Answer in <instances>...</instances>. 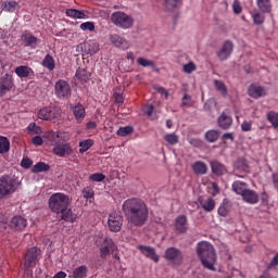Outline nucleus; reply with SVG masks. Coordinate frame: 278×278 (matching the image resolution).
<instances>
[{
    "label": "nucleus",
    "instance_id": "56",
    "mask_svg": "<svg viewBox=\"0 0 278 278\" xmlns=\"http://www.w3.org/2000/svg\"><path fill=\"white\" fill-rule=\"evenodd\" d=\"M153 110H155V108L153 106V104H146V105L143 106V113L147 114V116H152Z\"/></svg>",
    "mask_w": 278,
    "mask_h": 278
},
{
    "label": "nucleus",
    "instance_id": "3",
    "mask_svg": "<svg viewBox=\"0 0 278 278\" xmlns=\"http://www.w3.org/2000/svg\"><path fill=\"white\" fill-rule=\"evenodd\" d=\"M48 204L54 214L64 213L71 206V197L62 192H56L49 198Z\"/></svg>",
    "mask_w": 278,
    "mask_h": 278
},
{
    "label": "nucleus",
    "instance_id": "54",
    "mask_svg": "<svg viewBox=\"0 0 278 278\" xmlns=\"http://www.w3.org/2000/svg\"><path fill=\"white\" fill-rule=\"evenodd\" d=\"M33 164H34V161H31V159L29 157H24V160H22L21 162L22 168H31Z\"/></svg>",
    "mask_w": 278,
    "mask_h": 278
},
{
    "label": "nucleus",
    "instance_id": "19",
    "mask_svg": "<svg viewBox=\"0 0 278 278\" xmlns=\"http://www.w3.org/2000/svg\"><path fill=\"white\" fill-rule=\"evenodd\" d=\"M211 170L215 177H223V175H227V167L218 162V161H211Z\"/></svg>",
    "mask_w": 278,
    "mask_h": 278
},
{
    "label": "nucleus",
    "instance_id": "13",
    "mask_svg": "<svg viewBox=\"0 0 278 278\" xmlns=\"http://www.w3.org/2000/svg\"><path fill=\"white\" fill-rule=\"evenodd\" d=\"M14 88V79L9 74L0 77V97H3Z\"/></svg>",
    "mask_w": 278,
    "mask_h": 278
},
{
    "label": "nucleus",
    "instance_id": "22",
    "mask_svg": "<svg viewBox=\"0 0 278 278\" xmlns=\"http://www.w3.org/2000/svg\"><path fill=\"white\" fill-rule=\"evenodd\" d=\"M139 251L142 253V255H146V257H149L152 260V262H160V256L157 253H155V249L151 248L149 245H139Z\"/></svg>",
    "mask_w": 278,
    "mask_h": 278
},
{
    "label": "nucleus",
    "instance_id": "14",
    "mask_svg": "<svg viewBox=\"0 0 278 278\" xmlns=\"http://www.w3.org/2000/svg\"><path fill=\"white\" fill-rule=\"evenodd\" d=\"M116 251V244H114V241L110 238H106L100 248V257L101 260H105L108 255L114 253Z\"/></svg>",
    "mask_w": 278,
    "mask_h": 278
},
{
    "label": "nucleus",
    "instance_id": "6",
    "mask_svg": "<svg viewBox=\"0 0 278 278\" xmlns=\"http://www.w3.org/2000/svg\"><path fill=\"white\" fill-rule=\"evenodd\" d=\"M111 23L119 29H131L134 27V17L131 15L117 11L111 14Z\"/></svg>",
    "mask_w": 278,
    "mask_h": 278
},
{
    "label": "nucleus",
    "instance_id": "28",
    "mask_svg": "<svg viewBox=\"0 0 278 278\" xmlns=\"http://www.w3.org/2000/svg\"><path fill=\"white\" fill-rule=\"evenodd\" d=\"M252 21L254 25H264L266 21V13L260 11V10H254L253 12L250 13Z\"/></svg>",
    "mask_w": 278,
    "mask_h": 278
},
{
    "label": "nucleus",
    "instance_id": "39",
    "mask_svg": "<svg viewBox=\"0 0 278 278\" xmlns=\"http://www.w3.org/2000/svg\"><path fill=\"white\" fill-rule=\"evenodd\" d=\"M94 144V141L92 139H86L83 141H79V153H86L92 146Z\"/></svg>",
    "mask_w": 278,
    "mask_h": 278
},
{
    "label": "nucleus",
    "instance_id": "8",
    "mask_svg": "<svg viewBox=\"0 0 278 278\" xmlns=\"http://www.w3.org/2000/svg\"><path fill=\"white\" fill-rule=\"evenodd\" d=\"M61 114L60 106H45L38 111L37 116L41 121H53V118H60Z\"/></svg>",
    "mask_w": 278,
    "mask_h": 278
},
{
    "label": "nucleus",
    "instance_id": "2",
    "mask_svg": "<svg viewBox=\"0 0 278 278\" xmlns=\"http://www.w3.org/2000/svg\"><path fill=\"white\" fill-rule=\"evenodd\" d=\"M197 253L204 268L216 270V267H214L216 264V250H214V245L207 241H201L198 243Z\"/></svg>",
    "mask_w": 278,
    "mask_h": 278
},
{
    "label": "nucleus",
    "instance_id": "50",
    "mask_svg": "<svg viewBox=\"0 0 278 278\" xmlns=\"http://www.w3.org/2000/svg\"><path fill=\"white\" fill-rule=\"evenodd\" d=\"M84 199H94V190L90 187L83 189Z\"/></svg>",
    "mask_w": 278,
    "mask_h": 278
},
{
    "label": "nucleus",
    "instance_id": "52",
    "mask_svg": "<svg viewBox=\"0 0 278 278\" xmlns=\"http://www.w3.org/2000/svg\"><path fill=\"white\" fill-rule=\"evenodd\" d=\"M27 130L31 131L33 134H42V128L36 125V123H30L27 126Z\"/></svg>",
    "mask_w": 278,
    "mask_h": 278
},
{
    "label": "nucleus",
    "instance_id": "31",
    "mask_svg": "<svg viewBox=\"0 0 278 278\" xmlns=\"http://www.w3.org/2000/svg\"><path fill=\"white\" fill-rule=\"evenodd\" d=\"M200 205H202L204 212H214L216 208V201L212 198H207L204 201H200Z\"/></svg>",
    "mask_w": 278,
    "mask_h": 278
},
{
    "label": "nucleus",
    "instance_id": "5",
    "mask_svg": "<svg viewBox=\"0 0 278 278\" xmlns=\"http://www.w3.org/2000/svg\"><path fill=\"white\" fill-rule=\"evenodd\" d=\"M18 182L10 175H2L0 177V200L5 199L16 192Z\"/></svg>",
    "mask_w": 278,
    "mask_h": 278
},
{
    "label": "nucleus",
    "instance_id": "62",
    "mask_svg": "<svg viewBox=\"0 0 278 278\" xmlns=\"http://www.w3.org/2000/svg\"><path fill=\"white\" fill-rule=\"evenodd\" d=\"M223 140H231V142H233V140H236V138L233 137V132H226L223 135Z\"/></svg>",
    "mask_w": 278,
    "mask_h": 278
},
{
    "label": "nucleus",
    "instance_id": "40",
    "mask_svg": "<svg viewBox=\"0 0 278 278\" xmlns=\"http://www.w3.org/2000/svg\"><path fill=\"white\" fill-rule=\"evenodd\" d=\"M214 85L216 90L220 92L222 97L226 98L228 94L227 85H225V83H223L222 80H215Z\"/></svg>",
    "mask_w": 278,
    "mask_h": 278
},
{
    "label": "nucleus",
    "instance_id": "41",
    "mask_svg": "<svg viewBox=\"0 0 278 278\" xmlns=\"http://www.w3.org/2000/svg\"><path fill=\"white\" fill-rule=\"evenodd\" d=\"M267 121L271 123L274 129H278V113L270 111L267 113Z\"/></svg>",
    "mask_w": 278,
    "mask_h": 278
},
{
    "label": "nucleus",
    "instance_id": "29",
    "mask_svg": "<svg viewBox=\"0 0 278 278\" xmlns=\"http://www.w3.org/2000/svg\"><path fill=\"white\" fill-rule=\"evenodd\" d=\"M2 10L3 12L14 13L21 10V5L16 1H4L2 3Z\"/></svg>",
    "mask_w": 278,
    "mask_h": 278
},
{
    "label": "nucleus",
    "instance_id": "25",
    "mask_svg": "<svg viewBox=\"0 0 278 278\" xmlns=\"http://www.w3.org/2000/svg\"><path fill=\"white\" fill-rule=\"evenodd\" d=\"M194 175H207V164L203 161H197L191 165Z\"/></svg>",
    "mask_w": 278,
    "mask_h": 278
},
{
    "label": "nucleus",
    "instance_id": "7",
    "mask_svg": "<svg viewBox=\"0 0 278 278\" xmlns=\"http://www.w3.org/2000/svg\"><path fill=\"white\" fill-rule=\"evenodd\" d=\"M54 94L61 101H66L71 99V94H73V89L71 88V84L64 79H60L54 85Z\"/></svg>",
    "mask_w": 278,
    "mask_h": 278
},
{
    "label": "nucleus",
    "instance_id": "11",
    "mask_svg": "<svg viewBox=\"0 0 278 278\" xmlns=\"http://www.w3.org/2000/svg\"><path fill=\"white\" fill-rule=\"evenodd\" d=\"M109 40L113 47L116 49H123V51H127L129 47H131V43L129 40H127L125 37L118 35V34H112L109 36Z\"/></svg>",
    "mask_w": 278,
    "mask_h": 278
},
{
    "label": "nucleus",
    "instance_id": "60",
    "mask_svg": "<svg viewBox=\"0 0 278 278\" xmlns=\"http://www.w3.org/2000/svg\"><path fill=\"white\" fill-rule=\"evenodd\" d=\"M31 142H33V144H35L36 147H41V144H42V137H40V136H36V137H34L33 139H31Z\"/></svg>",
    "mask_w": 278,
    "mask_h": 278
},
{
    "label": "nucleus",
    "instance_id": "63",
    "mask_svg": "<svg viewBox=\"0 0 278 278\" xmlns=\"http://www.w3.org/2000/svg\"><path fill=\"white\" fill-rule=\"evenodd\" d=\"M212 188L216 192V194H218V192H220V188L218 187V184L212 182Z\"/></svg>",
    "mask_w": 278,
    "mask_h": 278
},
{
    "label": "nucleus",
    "instance_id": "9",
    "mask_svg": "<svg viewBox=\"0 0 278 278\" xmlns=\"http://www.w3.org/2000/svg\"><path fill=\"white\" fill-rule=\"evenodd\" d=\"M40 249L34 247L28 249L25 254V264L24 268L27 270L29 268H34L36 266V262H38V255H40Z\"/></svg>",
    "mask_w": 278,
    "mask_h": 278
},
{
    "label": "nucleus",
    "instance_id": "35",
    "mask_svg": "<svg viewBox=\"0 0 278 278\" xmlns=\"http://www.w3.org/2000/svg\"><path fill=\"white\" fill-rule=\"evenodd\" d=\"M42 66L48 71H53L55 68V59L51 54H47L42 60Z\"/></svg>",
    "mask_w": 278,
    "mask_h": 278
},
{
    "label": "nucleus",
    "instance_id": "18",
    "mask_svg": "<svg viewBox=\"0 0 278 278\" xmlns=\"http://www.w3.org/2000/svg\"><path fill=\"white\" fill-rule=\"evenodd\" d=\"M11 229H14L15 231H23L25 227H27V219L21 215H16L12 217L10 222Z\"/></svg>",
    "mask_w": 278,
    "mask_h": 278
},
{
    "label": "nucleus",
    "instance_id": "44",
    "mask_svg": "<svg viewBox=\"0 0 278 278\" xmlns=\"http://www.w3.org/2000/svg\"><path fill=\"white\" fill-rule=\"evenodd\" d=\"M129 134H134V127L131 126L119 127L117 130V136H121L122 138L129 136Z\"/></svg>",
    "mask_w": 278,
    "mask_h": 278
},
{
    "label": "nucleus",
    "instance_id": "16",
    "mask_svg": "<svg viewBox=\"0 0 278 278\" xmlns=\"http://www.w3.org/2000/svg\"><path fill=\"white\" fill-rule=\"evenodd\" d=\"M248 92L252 97V99H260V98L266 97V94H268V89H266V87H262V86L252 84L249 87Z\"/></svg>",
    "mask_w": 278,
    "mask_h": 278
},
{
    "label": "nucleus",
    "instance_id": "64",
    "mask_svg": "<svg viewBox=\"0 0 278 278\" xmlns=\"http://www.w3.org/2000/svg\"><path fill=\"white\" fill-rule=\"evenodd\" d=\"M96 127H97V123H94V122L87 123V129H94Z\"/></svg>",
    "mask_w": 278,
    "mask_h": 278
},
{
    "label": "nucleus",
    "instance_id": "57",
    "mask_svg": "<svg viewBox=\"0 0 278 278\" xmlns=\"http://www.w3.org/2000/svg\"><path fill=\"white\" fill-rule=\"evenodd\" d=\"M232 10L235 14H241L242 13V5H240V2L235 1L232 4Z\"/></svg>",
    "mask_w": 278,
    "mask_h": 278
},
{
    "label": "nucleus",
    "instance_id": "51",
    "mask_svg": "<svg viewBox=\"0 0 278 278\" xmlns=\"http://www.w3.org/2000/svg\"><path fill=\"white\" fill-rule=\"evenodd\" d=\"M80 29L83 31H94V23L85 22V23L80 24Z\"/></svg>",
    "mask_w": 278,
    "mask_h": 278
},
{
    "label": "nucleus",
    "instance_id": "10",
    "mask_svg": "<svg viewBox=\"0 0 278 278\" xmlns=\"http://www.w3.org/2000/svg\"><path fill=\"white\" fill-rule=\"evenodd\" d=\"M165 260L172 264H175L176 266H179V264L184 262V253H181L177 248H168L165 251Z\"/></svg>",
    "mask_w": 278,
    "mask_h": 278
},
{
    "label": "nucleus",
    "instance_id": "23",
    "mask_svg": "<svg viewBox=\"0 0 278 278\" xmlns=\"http://www.w3.org/2000/svg\"><path fill=\"white\" fill-rule=\"evenodd\" d=\"M217 124L220 129L227 130L231 128V125H233V118L229 114L224 112L218 117Z\"/></svg>",
    "mask_w": 278,
    "mask_h": 278
},
{
    "label": "nucleus",
    "instance_id": "20",
    "mask_svg": "<svg viewBox=\"0 0 278 278\" xmlns=\"http://www.w3.org/2000/svg\"><path fill=\"white\" fill-rule=\"evenodd\" d=\"M175 229L179 233H186L188 231V217L186 215H179L176 217Z\"/></svg>",
    "mask_w": 278,
    "mask_h": 278
},
{
    "label": "nucleus",
    "instance_id": "15",
    "mask_svg": "<svg viewBox=\"0 0 278 278\" xmlns=\"http://www.w3.org/2000/svg\"><path fill=\"white\" fill-rule=\"evenodd\" d=\"M231 53H233V42L227 40L224 42L223 47L217 51V58L222 62L229 59Z\"/></svg>",
    "mask_w": 278,
    "mask_h": 278
},
{
    "label": "nucleus",
    "instance_id": "48",
    "mask_svg": "<svg viewBox=\"0 0 278 278\" xmlns=\"http://www.w3.org/2000/svg\"><path fill=\"white\" fill-rule=\"evenodd\" d=\"M88 53L89 55H94V53H99V43L90 41L88 43Z\"/></svg>",
    "mask_w": 278,
    "mask_h": 278
},
{
    "label": "nucleus",
    "instance_id": "45",
    "mask_svg": "<svg viewBox=\"0 0 278 278\" xmlns=\"http://www.w3.org/2000/svg\"><path fill=\"white\" fill-rule=\"evenodd\" d=\"M137 64L139 66H143V68H147L149 66H151L153 68V66H155V63L151 60H147L144 58H139L137 59Z\"/></svg>",
    "mask_w": 278,
    "mask_h": 278
},
{
    "label": "nucleus",
    "instance_id": "27",
    "mask_svg": "<svg viewBox=\"0 0 278 278\" xmlns=\"http://www.w3.org/2000/svg\"><path fill=\"white\" fill-rule=\"evenodd\" d=\"M256 5L260 12L270 14L273 12V1L270 0H256Z\"/></svg>",
    "mask_w": 278,
    "mask_h": 278
},
{
    "label": "nucleus",
    "instance_id": "4",
    "mask_svg": "<svg viewBox=\"0 0 278 278\" xmlns=\"http://www.w3.org/2000/svg\"><path fill=\"white\" fill-rule=\"evenodd\" d=\"M51 142L54 144L52 153L58 155V157H67V155L73 154L71 143L62 142V134L53 132L51 135Z\"/></svg>",
    "mask_w": 278,
    "mask_h": 278
},
{
    "label": "nucleus",
    "instance_id": "38",
    "mask_svg": "<svg viewBox=\"0 0 278 278\" xmlns=\"http://www.w3.org/2000/svg\"><path fill=\"white\" fill-rule=\"evenodd\" d=\"M62 214V220H65L66 223H75L77 216L73 213L71 208H66Z\"/></svg>",
    "mask_w": 278,
    "mask_h": 278
},
{
    "label": "nucleus",
    "instance_id": "55",
    "mask_svg": "<svg viewBox=\"0 0 278 278\" xmlns=\"http://www.w3.org/2000/svg\"><path fill=\"white\" fill-rule=\"evenodd\" d=\"M241 129H242V131H251V129H253V123L249 122V121H244L241 124Z\"/></svg>",
    "mask_w": 278,
    "mask_h": 278
},
{
    "label": "nucleus",
    "instance_id": "59",
    "mask_svg": "<svg viewBox=\"0 0 278 278\" xmlns=\"http://www.w3.org/2000/svg\"><path fill=\"white\" fill-rule=\"evenodd\" d=\"M275 266H278V252L277 254L273 257L271 262L268 264L267 268H275Z\"/></svg>",
    "mask_w": 278,
    "mask_h": 278
},
{
    "label": "nucleus",
    "instance_id": "24",
    "mask_svg": "<svg viewBox=\"0 0 278 278\" xmlns=\"http://www.w3.org/2000/svg\"><path fill=\"white\" fill-rule=\"evenodd\" d=\"M21 39L25 47H29L30 49H36V47H38V38L30 33L22 35Z\"/></svg>",
    "mask_w": 278,
    "mask_h": 278
},
{
    "label": "nucleus",
    "instance_id": "46",
    "mask_svg": "<svg viewBox=\"0 0 278 278\" xmlns=\"http://www.w3.org/2000/svg\"><path fill=\"white\" fill-rule=\"evenodd\" d=\"M90 181H94L97 184L101 181H105V174L103 173H94L89 176Z\"/></svg>",
    "mask_w": 278,
    "mask_h": 278
},
{
    "label": "nucleus",
    "instance_id": "33",
    "mask_svg": "<svg viewBox=\"0 0 278 278\" xmlns=\"http://www.w3.org/2000/svg\"><path fill=\"white\" fill-rule=\"evenodd\" d=\"M232 190L233 192H236V194H240L241 197L243 195L244 192H247V182H242V181H235L232 184Z\"/></svg>",
    "mask_w": 278,
    "mask_h": 278
},
{
    "label": "nucleus",
    "instance_id": "37",
    "mask_svg": "<svg viewBox=\"0 0 278 278\" xmlns=\"http://www.w3.org/2000/svg\"><path fill=\"white\" fill-rule=\"evenodd\" d=\"M65 14L70 16V18H86V13L77 9H67Z\"/></svg>",
    "mask_w": 278,
    "mask_h": 278
},
{
    "label": "nucleus",
    "instance_id": "32",
    "mask_svg": "<svg viewBox=\"0 0 278 278\" xmlns=\"http://www.w3.org/2000/svg\"><path fill=\"white\" fill-rule=\"evenodd\" d=\"M76 78L79 79V81H90L91 74L86 68H78L75 74Z\"/></svg>",
    "mask_w": 278,
    "mask_h": 278
},
{
    "label": "nucleus",
    "instance_id": "34",
    "mask_svg": "<svg viewBox=\"0 0 278 278\" xmlns=\"http://www.w3.org/2000/svg\"><path fill=\"white\" fill-rule=\"evenodd\" d=\"M33 173H49L51 166L45 162H38L33 166Z\"/></svg>",
    "mask_w": 278,
    "mask_h": 278
},
{
    "label": "nucleus",
    "instance_id": "42",
    "mask_svg": "<svg viewBox=\"0 0 278 278\" xmlns=\"http://www.w3.org/2000/svg\"><path fill=\"white\" fill-rule=\"evenodd\" d=\"M220 136V132L218 130H208L205 134V139L207 142H216Z\"/></svg>",
    "mask_w": 278,
    "mask_h": 278
},
{
    "label": "nucleus",
    "instance_id": "43",
    "mask_svg": "<svg viewBox=\"0 0 278 278\" xmlns=\"http://www.w3.org/2000/svg\"><path fill=\"white\" fill-rule=\"evenodd\" d=\"M10 151V140L8 137H0V153H8Z\"/></svg>",
    "mask_w": 278,
    "mask_h": 278
},
{
    "label": "nucleus",
    "instance_id": "17",
    "mask_svg": "<svg viewBox=\"0 0 278 278\" xmlns=\"http://www.w3.org/2000/svg\"><path fill=\"white\" fill-rule=\"evenodd\" d=\"M76 123H81L86 118V108L81 103L71 104Z\"/></svg>",
    "mask_w": 278,
    "mask_h": 278
},
{
    "label": "nucleus",
    "instance_id": "1",
    "mask_svg": "<svg viewBox=\"0 0 278 278\" xmlns=\"http://www.w3.org/2000/svg\"><path fill=\"white\" fill-rule=\"evenodd\" d=\"M122 210L130 225L143 227L149 220V207L147 203L138 198L125 200Z\"/></svg>",
    "mask_w": 278,
    "mask_h": 278
},
{
    "label": "nucleus",
    "instance_id": "30",
    "mask_svg": "<svg viewBox=\"0 0 278 278\" xmlns=\"http://www.w3.org/2000/svg\"><path fill=\"white\" fill-rule=\"evenodd\" d=\"M73 278H87L88 277V267L86 265H80L72 271Z\"/></svg>",
    "mask_w": 278,
    "mask_h": 278
},
{
    "label": "nucleus",
    "instance_id": "26",
    "mask_svg": "<svg viewBox=\"0 0 278 278\" xmlns=\"http://www.w3.org/2000/svg\"><path fill=\"white\" fill-rule=\"evenodd\" d=\"M31 73H34V70L27 65H20L15 68V75H17L20 79H27Z\"/></svg>",
    "mask_w": 278,
    "mask_h": 278
},
{
    "label": "nucleus",
    "instance_id": "58",
    "mask_svg": "<svg viewBox=\"0 0 278 278\" xmlns=\"http://www.w3.org/2000/svg\"><path fill=\"white\" fill-rule=\"evenodd\" d=\"M217 213L219 214V216L226 217L227 214H229V211L227 210V206L220 205L217 210Z\"/></svg>",
    "mask_w": 278,
    "mask_h": 278
},
{
    "label": "nucleus",
    "instance_id": "36",
    "mask_svg": "<svg viewBox=\"0 0 278 278\" xmlns=\"http://www.w3.org/2000/svg\"><path fill=\"white\" fill-rule=\"evenodd\" d=\"M165 142L170 144V147H175V144H179V136L175 132H169L164 136Z\"/></svg>",
    "mask_w": 278,
    "mask_h": 278
},
{
    "label": "nucleus",
    "instance_id": "49",
    "mask_svg": "<svg viewBox=\"0 0 278 278\" xmlns=\"http://www.w3.org/2000/svg\"><path fill=\"white\" fill-rule=\"evenodd\" d=\"M197 71V65H194L193 62H189L184 65V72L187 73L188 75H192Z\"/></svg>",
    "mask_w": 278,
    "mask_h": 278
},
{
    "label": "nucleus",
    "instance_id": "53",
    "mask_svg": "<svg viewBox=\"0 0 278 278\" xmlns=\"http://www.w3.org/2000/svg\"><path fill=\"white\" fill-rule=\"evenodd\" d=\"M167 10H175L179 5V0H165Z\"/></svg>",
    "mask_w": 278,
    "mask_h": 278
},
{
    "label": "nucleus",
    "instance_id": "12",
    "mask_svg": "<svg viewBox=\"0 0 278 278\" xmlns=\"http://www.w3.org/2000/svg\"><path fill=\"white\" fill-rule=\"evenodd\" d=\"M108 225L110 231L117 233L123 228V216L118 213H111L109 215Z\"/></svg>",
    "mask_w": 278,
    "mask_h": 278
},
{
    "label": "nucleus",
    "instance_id": "21",
    "mask_svg": "<svg viewBox=\"0 0 278 278\" xmlns=\"http://www.w3.org/2000/svg\"><path fill=\"white\" fill-rule=\"evenodd\" d=\"M243 201L245 203H249L250 205H255L257 203H260V194H257V192L248 189L244 191V193L241 195Z\"/></svg>",
    "mask_w": 278,
    "mask_h": 278
},
{
    "label": "nucleus",
    "instance_id": "61",
    "mask_svg": "<svg viewBox=\"0 0 278 278\" xmlns=\"http://www.w3.org/2000/svg\"><path fill=\"white\" fill-rule=\"evenodd\" d=\"M114 99H115V102H117L119 105H123L124 103V99H123V94L118 93V92H115L114 93Z\"/></svg>",
    "mask_w": 278,
    "mask_h": 278
},
{
    "label": "nucleus",
    "instance_id": "47",
    "mask_svg": "<svg viewBox=\"0 0 278 278\" xmlns=\"http://www.w3.org/2000/svg\"><path fill=\"white\" fill-rule=\"evenodd\" d=\"M181 106L182 108H192V96L185 93L181 99Z\"/></svg>",
    "mask_w": 278,
    "mask_h": 278
}]
</instances>
